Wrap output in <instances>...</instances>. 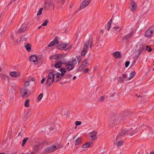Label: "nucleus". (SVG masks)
<instances>
[{
    "instance_id": "obj_55",
    "label": "nucleus",
    "mask_w": 154,
    "mask_h": 154,
    "mask_svg": "<svg viewBox=\"0 0 154 154\" xmlns=\"http://www.w3.org/2000/svg\"><path fill=\"white\" fill-rule=\"evenodd\" d=\"M45 78H43L42 80H41V82L42 84H43L44 81L45 80Z\"/></svg>"
},
{
    "instance_id": "obj_51",
    "label": "nucleus",
    "mask_w": 154,
    "mask_h": 154,
    "mask_svg": "<svg viewBox=\"0 0 154 154\" xmlns=\"http://www.w3.org/2000/svg\"><path fill=\"white\" fill-rule=\"evenodd\" d=\"M105 99V97L104 96L101 97L99 98V100L103 102Z\"/></svg>"
},
{
    "instance_id": "obj_31",
    "label": "nucleus",
    "mask_w": 154,
    "mask_h": 154,
    "mask_svg": "<svg viewBox=\"0 0 154 154\" xmlns=\"http://www.w3.org/2000/svg\"><path fill=\"white\" fill-rule=\"evenodd\" d=\"M38 150V145H35L34 146L32 152H37Z\"/></svg>"
},
{
    "instance_id": "obj_26",
    "label": "nucleus",
    "mask_w": 154,
    "mask_h": 154,
    "mask_svg": "<svg viewBox=\"0 0 154 154\" xmlns=\"http://www.w3.org/2000/svg\"><path fill=\"white\" fill-rule=\"evenodd\" d=\"M62 63L61 61H58L54 65V67L57 68H60L62 66Z\"/></svg>"
},
{
    "instance_id": "obj_14",
    "label": "nucleus",
    "mask_w": 154,
    "mask_h": 154,
    "mask_svg": "<svg viewBox=\"0 0 154 154\" xmlns=\"http://www.w3.org/2000/svg\"><path fill=\"white\" fill-rule=\"evenodd\" d=\"M54 82H55L59 81L62 77V76L61 75V73L59 72L54 73Z\"/></svg>"
},
{
    "instance_id": "obj_33",
    "label": "nucleus",
    "mask_w": 154,
    "mask_h": 154,
    "mask_svg": "<svg viewBox=\"0 0 154 154\" xmlns=\"http://www.w3.org/2000/svg\"><path fill=\"white\" fill-rule=\"evenodd\" d=\"M88 63V60L87 59L84 60L82 62V65L84 66L85 67Z\"/></svg>"
},
{
    "instance_id": "obj_43",
    "label": "nucleus",
    "mask_w": 154,
    "mask_h": 154,
    "mask_svg": "<svg viewBox=\"0 0 154 154\" xmlns=\"http://www.w3.org/2000/svg\"><path fill=\"white\" fill-rule=\"evenodd\" d=\"M48 20L47 19L45 20L44 22L43 23V24L42 25V26H46L47 25V24L48 23Z\"/></svg>"
},
{
    "instance_id": "obj_58",
    "label": "nucleus",
    "mask_w": 154,
    "mask_h": 154,
    "mask_svg": "<svg viewBox=\"0 0 154 154\" xmlns=\"http://www.w3.org/2000/svg\"><path fill=\"white\" fill-rule=\"evenodd\" d=\"M16 0H11L9 3L8 5H9L10 4H11L13 2L15 1Z\"/></svg>"
},
{
    "instance_id": "obj_41",
    "label": "nucleus",
    "mask_w": 154,
    "mask_h": 154,
    "mask_svg": "<svg viewBox=\"0 0 154 154\" xmlns=\"http://www.w3.org/2000/svg\"><path fill=\"white\" fill-rule=\"evenodd\" d=\"M43 93H41L38 96L37 99L39 100L42 99V98L43 96Z\"/></svg>"
},
{
    "instance_id": "obj_62",
    "label": "nucleus",
    "mask_w": 154,
    "mask_h": 154,
    "mask_svg": "<svg viewBox=\"0 0 154 154\" xmlns=\"http://www.w3.org/2000/svg\"><path fill=\"white\" fill-rule=\"evenodd\" d=\"M80 9L79 8H78L77 10L75 12V13H76L77 12H78L80 10Z\"/></svg>"
},
{
    "instance_id": "obj_2",
    "label": "nucleus",
    "mask_w": 154,
    "mask_h": 154,
    "mask_svg": "<svg viewBox=\"0 0 154 154\" xmlns=\"http://www.w3.org/2000/svg\"><path fill=\"white\" fill-rule=\"evenodd\" d=\"M137 133L136 128L134 126L133 128H132L129 130L125 129L119 133L116 137V139L117 140L120 138L122 136L129 134L131 136L133 135L134 134Z\"/></svg>"
},
{
    "instance_id": "obj_49",
    "label": "nucleus",
    "mask_w": 154,
    "mask_h": 154,
    "mask_svg": "<svg viewBox=\"0 0 154 154\" xmlns=\"http://www.w3.org/2000/svg\"><path fill=\"white\" fill-rule=\"evenodd\" d=\"M55 44H54V42H53V41H52L48 45V46L49 47H51L52 46L54 45Z\"/></svg>"
},
{
    "instance_id": "obj_48",
    "label": "nucleus",
    "mask_w": 154,
    "mask_h": 154,
    "mask_svg": "<svg viewBox=\"0 0 154 154\" xmlns=\"http://www.w3.org/2000/svg\"><path fill=\"white\" fill-rule=\"evenodd\" d=\"M82 122L80 121H76L75 122V124L76 125H79L82 124Z\"/></svg>"
},
{
    "instance_id": "obj_61",
    "label": "nucleus",
    "mask_w": 154,
    "mask_h": 154,
    "mask_svg": "<svg viewBox=\"0 0 154 154\" xmlns=\"http://www.w3.org/2000/svg\"><path fill=\"white\" fill-rule=\"evenodd\" d=\"M31 113H30V112L29 111H28L27 113V116H29L30 115Z\"/></svg>"
},
{
    "instance_id": "obj_18",
    "label": "nucleus",
    "mask_w": 154,
    "mask_h": 154,
    "mask_svg": "<svg viewBox=\"0 0 154 154\" xmlns=\"http://www.w3.org/2000/svg\"><path fill=\"white\" fill-rule=\"evenodd\" d=\"M141 128L143 129L144 128L145 129L149 130V134H152L154 133L153 131L151 128L146 125L144 124L143 125L141 126Z\"/></svg>"
},
{
    "instance_id": "obj_23",
    "label": "nucleus",
    "mask_w": 154,
    "mask_h": 154,
    "mask_svg": "<svg viewBox=\"0 0 154 154\" xmlns=\"http://www.w3.org/2000/svg\"><path fill=\"white\" fill-rule=\"evenodd\" d=\"M9 74L12 76L14 77H19L20 76V74L19 72H17L14 71L10 72Z\"/></svg>"
},
{
    "instance_id": "obj_36",
    "label": "nucleus",
    "mask_w": 154,
    "mask_h": 154,
    "mask_svg": "<svg viewBox=\"0 0 154 154\" xmlns=\"http://www.w3.org/2000/svg\"><path fill=\"white\" fill-rule=\"evenodd\" d=\"M25 35L22 36L20 38V40L19 41L20 42L21 41V40L22 39H23V40H24L25 41H27L28 39L27 37H24Z\"/></svg>"
},
{
    "instance_id": "obj_21",
    "label": "nucleus",
    "mask_w": 154,
    "mask_h": 154,
    "mask_svg": "<svg viewBox=\"0 0 154 154\" xmlns=\"http://www.w3.org/2000/svg\"><path fill=\"white\" fill-rule=\"evenodd\" d=\"M113 56L116 58L118 59L121 58V54L119 52L116 51L113 53Z\"/></svg>"
},
{
    "instance_id": "obj_4",
    "label": "nucleus",
    "mask_w": 154,
    "mask_h": 154,
    "mask_svg": "<svg viewBox=\"0 0 154 154\" xmlns=\"http://www.w3.org/2000/svg\"><path fill=\"white\" fill-rule=\"evenodd\" d=\"M54 73L53 72H50L48 75V78L47 80V84L51 86L53 82H54Z\"/></svg>"
},
{
    "instance_id": "obj_50",
    "label": "nucleus",
    "mask_w": 154,
    "mask_h": 154,
    "mask_svg": "<svg viewBox=\"0 0 154 154\" xmlns=\"http://www.w3.org/2000/svg\"><path fill=\"white\" fill-rule=\"evenodd\" d=\"M124 80L122 77H119V79L118 80L119 82H124Z\"/></svg>"
},
{
    "instance_id": "obj_44",
    "label": "nucleus",
    "mask_w": 154,
    "mask_h": 154,
    "mask_svg": "<svg viewBox=\"0 0 154 154\" xmlns=\"http://www.w3.org/2000/svg\"><path fill=\"white\" fill-rule=\"evenodd\" d=\"M57 39L58 38L57 37H56L55 39L53 41L55 44H58L59 43V42L57 40Z\"/></svg>"
},
{
    "instance_id": "obj_32",
    "label": "nucleus",
    "mask_w": 154,
    "mask_h": 154,
    "mask_svg": "<svg viewBox=\"0 0 154 154\" xmlns=\"http://www.w3.org/2000/svg\"><path fill=\"white\" fill-rule=\"evenodd\" d=\"M123 142L122 140H121L120 141H118L116 143V145L117 146H120L121 145H122Z\"/></svg>"
},
{
    "instance_id": "obj_17",
    "label": "nucleus",
    "mask_w": 154,
    "mask_h": 154,
    "mask_svg": "<svg viewBox=\"0 0 154 154\" xmlns=\"http://www.w3.org/2000/svg\"><path fill=\"white\" fill-rule=\"evenodd\" d=\"M27 28V26L25 25H23L18 30V33H20L25 31Z\"/></svg>"
},
{
    "instance_id": "obj_15",
    "label": "nucleus",
    "mask_w": 154,
    "mask_h": 154,
    "mask_svg": "<svg viewBox=\"0 0 154 154\" xmlns=\"http://www.w3.org/2000/svg\"><path fill=\"white\" fill-rule=\"evenodd\" d=\"M130 9L133 12H135L137 8V5L134 1H132L131 4Z\"/></svg>"
},
{
    "instance_id": "obj_5",
    "label": "nucleus",
    "mask_w": 154,
    "mask_h": 154,
    "mask_svg": "<svg viewBox=\"0 0 154 154\" xmlns=\"http://www.w3.org/2000/svg\"><path fill=\"white\" fill-rule=\"evenodd\" d=\"M30 94V91L25 88L22 89L20 92V95L23 98H26L28 97Z\"/></svg>"
},
{
    "instance_id": "obj_39",
    "label": "nucleus",
    "mask_w": 154,
    "mask_h": 154,
    "mask_svg": "<svg viewBox=\"0 0 154 154\" xmlns=\"http://www.w3.org/2000/svg\"><path fill=\"white\" fill-rule=\"evenodd\" d=\"M2 79H4V80H9L8 77L5 75L2 74Z\"/></svg>"
},
{
    "instance_id": "obj_45",
    "label": "nucleus",
    "mask_w": 154,
    "mask_h": 154,
    "mask_svg": "<svg viewBox=\"0 0 154 154\" xmlns=\"http://www.w3.org/2000/svg\"><path fill=\"white\" fill-rule=\"evenodd\" d=\"M29 82L28 81H26L24 83V87H27L29 86Z\"/></svg>"
},
{
    "instance_id": "obj_12",
    "label": "nucleus",
    "mask_w": 154,
    "mask_h": 154,
    "mask_svg": "<svg viewBox=\"0 0 154 154\" xmlns=\"http://www.w3.org/2000/svg\"><path fill=\"white\" fill-rule=\"evenodd\" d=\"M64 56L62 54H56L51 56L50 57V59H51L57 60L61 59L64 58Z\"/></svg>"
},
{
    "instance_id": "obj_19",
    "label": "nucleus",
    "mask_w": 154,
    "mask_h": 154,
    "mask_svg": "<svg viewBox=\"0 0 154 154\" xmlns=\"http://www.w3.org/2000/svg\"><path fill=\"white\" fill-rule=\"evenodd\" d=\"M113 29V31L116 33H119L122 29L121 27L118 26H115Z\"/></svg>"
},
{
    "instance_id": "obj_35",
    "label": "nucleus",
    "mask_w": 154,
    "mask_h": 154,
    "mask_svg": "<svg viewBox=\"0 0 154 154\" xmlns=\"http://www.w3.org/2000/svg\"><path fill=\"white\" fill-rule=\"evenodd\" d=\"M29 139V138L28 137L25 138L23 140V142L22 143V146H24L25 145L26 142L27 141V140Z\"/></svg>"
},
{
    "instance_id": "obj_38",
    "label": "nucleus",
    "mask_w": 154,
    "mask_h": 154,
    "mask_svg": "<svg viewBox=\"0 0 154 154\" xmlns=\"http://www.w3.org/2000/svg\"><path fill=\"white\" fill-rule=\"evenodd\" d=\"M29 100L27 99L25 102L24 103V106L26 107H28L29 106Z\"/></svg>"
},
{
    "instance_id": "obj_54",
    "label": "nucleus",
    "mask_w": 154,
    "mask_h": 154,
    "mask_svg": "<svg viewBox=\"0 0 154 154\" xmlns=\"http://www.w3.org/2000/svg\"><path fill=\"white\" fill-rule=\"evenodd\" d=\"M89 69L87 68H86L83 71V73L84 74H85L88 71Z\"/></svg>"
},
{
    "instance_id": "obj_40",
    "label": "nucleus",
    "mask_w": 154,
    "mask_h": 154,
    "mask_svg": "<svg viewBox=\"0 0 154 154\" xmlns=\"http://www.w3.org/2000/svg\"><path fill=\"white\" fill-rule=\"evenodd\" d=\"M145 50H147L149 52H150L152 51V48L149 45H147L146 46Z\"/></svg>"
},
{
    "instance_id": "obj_47",
    "label": "nucleus",
    "mask_w": 154,
    "mask_h": 154,
    "mask_svg": "<svg viewBox=\"0 0 154 154\" xmlns=\"http://www.w3.org/2000/svg\"><path fill=\"white\" fill-rule=\"evenodd\" d=\"M145 48V46L143 45H141L140 46V48L139 49L142 51L144 50Z\"/></svg>"
},
{
    "instance_id": "obj_52",
    "label": "nucleus",
    "mask_w": 154,
    "mask_h": 154,
    "mask_svg": "<svg viewBox=\"0 0 154 154\" xmlns=\"http://www.w3.org/2000/svg\"><path fill=\"white\" fill-rule=\"evenodd\" d=\"M130 64V62L129 61H127L125 63V66L126 67H127Z\"/></svg>"
},
{
    "instance_id": "obj_27",
    "label": "nucleus",
    "mask_w": 154,
    "mask_h": 154,
    "mask_svg": "<svg viewBox=\"0 0 154 154\" xmlns=\"http://www.w3.org/2000/svg\"><path fill=\"white\" fill-rule=\"evenodd\" d=\"M81 143V138H77L75 140L74 144L75 145H78Z\"/></svg>"
},
{
    "instance_id": "obj_6",
    "label": "nucleus",
    "mask_w": 154,
    "mask_h": 154,
    "mask_svg": "<svg viewBox=\"0 0 154 154\" xmlns=\"http://www.w3.org/2000/svg\"><path fill=\"white\" fill-rule=\"evenodd\" d=\"M154 32V27H149L145 32L144 35L145 37L150 38L152 36Z\"/></svg>"
},
{
    "instance_id": "obj_11",
    "label": "nucleus",
    "mask_w": 154,
    "mask_h": 154,
    "mask_svg": "<svg viewBox=\"0 0 154 154\" xmlns=\"http://www.w3.org/2000/svg\"><path fill=\"white\" fill-rule=\"evenodd\" d=\"M68 45L67 44L64 43H60L57 46V48L58 49L61 50H66L69 48Z\"/></svg>"
},
{
    "instance_id": "obj_28",
    "label": "nucleus",
    "mask_w": 154,
    "mask_h": 154,
    "mask_svg": "<svg viewBox=\"0 0 154 154\" xmlns=\"http://www.w3.org/2000/svg\"><path fill=\"white\" fill-rule=\"evenodd\" d=\"M60 71L61 72V75L63 76L66 72V69L64 68H61L60 69Z\"/></svg>"
},
{
    "instance_id": "obj_16",
    "label": "nucleus",
    "mask_w": 154,
    "mask_h": 154,
    "mask_svg": "<svg viewBox=\"0 0 154 154\" xmlns=\"http://www.w3.org/2000/svg\"><path fill=\"white\" fill-rule=\"evenodd\" d=\"M65 65L68 71H70L72 70L75 67V66H73V64L71 63H69V61L66 63Z\"/></svg>"
},
{
    "instance_id": "obj_60",
    "label": "nucleus",
    "mask_w": 154,
    "mask_h": 154,
    "mask_svg": "<svg viewBox=\"0 0 154 154\" xmlns=\"http://www.w3.org/2000/svg\"><path fill=\"white\" fill-rule=\"evenodd\" d=\"M22 134H21V132H19L18 134V136H22Z\"/></svg>"
},
{
    "instance_id": "obj_10",
    "label": "nucleus",
    "mask_w": 154,
    "mask_h": 154,
    "mask_svg": "<svg viewBox=\"0 0 154 154\" xmlns=\"http://www.w3.org/2000/svg\"><path fill=\"white\" fill-rule=\"evenodd\" d=\"M91 0H85L82 2L81 4L80 8L82 9L87 6L90 3Z\"/></svg>"
},
{
    "instance_id": "obj_42",
    "label": "nucleus",
    "mask_w": 154,
    "mask_h": 154,
    "mask_svg": "<svg viewBox=\"0 0 154 154\" xmlns=\"http://www.w3.org/2000/svg\"><path fill=\"white\" fill-rule=\"evenodd\" d=\"M43 9V8H40L39 10L38 11L37 14V15L38 16L41 15L42 13V10Z\"/></svg>"
},
{
    "instance_id": "obj_30",
    "label": "nucleus",
    "mask_w": 154,
    "mask_h": 154,
    "mask_svg": "<svg viewBox=\"0 0 154 154\" xmlns=\"http://www.w3.org/2000/svg\"><path fill=\"white\" fill-rule=\"evenodd\" d=\"M136 72L135 71H133L131 72L130 75V77L128 78V80H130L133 78L135 75Z\"/></svg>"
},
{
    "instance_id": "obj_22",
    "label": "nucleus",
    "mask_w": 154,
    "mask_h": 154,
    "mask_svg": "<svg viewBox=\"0 0 154 154\" xmlns=\"http://www.w3.org/2000/svg\"><path fill=\"white\" fill-rule=\"evenodd\" d=\"M93 145V143L92 142L87 143L82 146V147L84 148H90Z\"/></svg>"
},
{
    "instance_id": "obj_57",
    "label": "nucleus",
    "mask_w": 154,
    "mask_h": 154,
    "mask_svg": "<svg viewBox=\"0 0 154 154\" xmlns=\"http://www.w3.org/2000/svg\"><path fill=\"white\" fill-rule=\"evenodd\" d=\"M112 20L111 19L107 23V25H111V23H112Z\"/></svg>"
},
{
    "instance_id": "obj_1",
    "label": "nucleus",
    "mask_w": 154,
    "mask_h": 154,
    "mask_svg": "<svg viewBox=\"0 0 154 154\" xmlns=\"http://www.w3.org/2000/svg\"><path fill=\"white\" fill-rule=\"evenodd\" d=\"M126 119V116L125 115L123 114H114L112 117V119L110 122L109 127V128H112L116 126L117 124L118 121L120 122H123Z\"/></svg>"
},
{
    "instance_id": "obj_37",
    "label": "nucleus",
    "mask_w": 154,
    "mask_h": 154,
    "mask_svg": "<svg viewBox=\"0 0 154 154\" xmlns=\"http://www.w3.org/2000/svg\"><path fill=\"white\" fill-rule=\"evenodd\" d=\"M76 58L78 61V63H79L81 61L82 59V57L80 56H77L76 57Z\"/></svg>"
},
{
    "instance_id": "obj_8",
    "label": "nucleus",
    "mask_w": 154,
    "mask_h": 154,
    "mask_svg": "<svg viewBox=\"0 0 154 154\" xmlns=\"http://www.w3.org/2000/svg\"><path fill=\"white\" fill-rule=\"evenodd\" d=\"M45 8L54 9V7L53 3L50 0H47L45 3Z\"/></svg>"
},
{
    "instance_id": "obj_29",
    "label": "nucleus",
    "mask_w": 154,
    "mask_h": 154,
    "mask_svg": "<svg viewBox=\"0 0 154 154\" xmlns=\"http://www.w3.org/2000/svg\"><path fill=\"white\" fill-rule=\"evenodd\" d=\"M25 48L27 51H30L31 49V45L30 44H28L25 46Z\"/></svg>"
},
{
    "instance_id": "obj_13",
    "label": "nucleus",
    "mask_w": 154,
    "mask_h": 154,
    "mask_svg": "<svg viewBox=\"0 0 154 154\" xmlns=\"http://www.w3.org/2000/svg\"><path fill=\"white\" fill-rule=\"evenodd\" d=\"M88 45V43H85L84 45L83 48L81 53L82 56H84L86 54L87 51V49Z\"/></svg>"
},
{
    "instance_id": "obj_64",
    "label": "nucleus",
    "mask_w": 154,
    "mask_h": 154,
    "mask_svg": "<svg viewBox=\"0 0 154 154\" xmlns=\"http://www.w3.org/2000/svg\"><path fill=\"white\" fill-rule=\"evenodd\" d=\"M76 77L75 76H73V80H75L76 79Z\"/></svg>"
},
{
    "instance_id": "obj_7",
    "label": "nucleus",
    "mask_w": 154,
    "mask_h": 154,
    "mask_svg": "<svg viewBox=\"0 0 154 154\" xmlns=\"http://www.w3.org/2000/svg\"><path fill=\"white\" fill-rule=\"evenodd\" d=\"M135 33V31L133 30L131 32L125 35L122 38V40H125L127 41H129L131 39Z\"/></svg>"
},
{
    "instance_id": "obj_20",
    "label": "nucleus",
    "mask_w": 154,
    "mask_h": 154,
    "mask_svg": "<svg viewBox=\"0 0 154 154\" xmlns=\"http://www.w3.org/2000/svg\"><path fill=\"white\" fill-rule=\"evenodd\" d=\"M30 60L31 61L35 63V62L37 61V59L36 56L35 55H31L29 57ZM37 63V62L36 63Z\"/></svg>"
},
{
    "instance_id": "obj_24",
    "label": "nucleus",
    "mask_w": 154,
    "mask_h": 154,
    "mask_svg": "<svg viewBox=\"0 0 154 154\" xmlns=\"http://www.w3.org/2000/svg\"><path fill=\"white\" fill-rule=\"evenodd\" d=\"M69 63H71L73 64V66L77 63V61L75 58L72 57L71 59H70L69 61Z\"/></svg>"
},
{
    "instance_id": "obj_3",
    "label": "nucleus",
    "mask_w": 154,
    "mask_h": 154,
    "mask_svg": "<svg viewBox=\"0 0 154 154\" xmlns=\"http://www.w3.org/2000/svg\"><path fill=\"white\" fill-rule=\"evenodd\" d=\"M62 147V146L61 145H60L58 143L55 145H53L52 146H48L47 147L44 149V151L45 152L51 153L61 148Z\"/></svg>"
},
{
    "instance_id": "obj_56",
    "label": "nucleus",
    "mask_w": 154,
    "mask_h": 154,
    "mask_svg": "<svg viewBox=\"0 0 154 154\" xmlns=\"http://www.w3.org/2000/svg\"><path fill=\"white\" fill-rule=\"evenodd\" d=\"M142 52V51L141 50H140V49H139L138 50V55L137 56V57H138L140 55L141 53Z\"/></svg>"
},
{
    "instance_id": "obj_63",
    "label": "nucleus",
    "mask_w": 154,
    "mask_h": 154,
    "mask_svg": "<svg viewBox=\"0 0 154 154\" xmlns=\"http://www.w3.org/2000/svg\"><path fill=\"white\" fill-rule=\"evenodd\" d=\"M150 154H154V151H152L150 152Z\"/></svg>"
},
{
    "instance_id": "obj_34",
    "label": "nucleus",
    "mask_w": 154,
    "mask_h": 154,
    "mask_svg": "<svg viewBox=\"0 0 154 154\" xmlns=\"http://www.w3.org/2000/svg\"><path fill=\"white\" fill-rule=\"evenodd\" d=\"M85 66H82V64L80 66L79 69H78V71L79 72H81L84 69Z\"/></svg>"
},
{
    "instance_id": "obj_9",
    "label": "nucleus",
    "mask_w": 154,
    "mask_h": 154,
    "mask_svg": "<svg viewBox=\"0 0 154 154\" xmlns=\"http://www.w3.org/2000/svg\"><path fill=\"white\" fill-rule=\"evenodd\" d=\"M97 134V132L96 131H93L90 133V137L89 138V140L91 141L95 140L97 139V137L96 136Z\"/></svg>"
},
{
    "instance_id": "obj_53",
    "label": "nucleus",
    "mask_w": 154,
    "mask_h": 154,
    "mask_svg": "<svg viewBox=\"0 0 154 154\" xmlns=\"http://www.w3.org/2000/svg\"><path fill=\"white\" fill-rule=\"evenodd\" d=\"M110 28V25H107L106 26V29L108 31H109V29Z\"/></svg>"
},
{
    "instance_id": "obj_25",
    "label": "nucleus",
    "mask_w": 154,
    "mask_h": 154,
    "mask_svg": "<svg viewBox=\"0 0 154 154\" xmlns=\"http://www.w3.org/2000/svg\"><path fill=\"white\" fill-rule=\"evenodd\" d=\"M86 43H88V45H90V48H92L93 46V40L92 38L89 39L87 42Z\"/></svg>"
},
{
    "instance_id": "obj_59",
    "label": "nucleus",
    "mask_w": 154,
    "mask_h": 154,
    "mask_svg": "<svg viewBox=\"0 0 154 154\" xmlns=\"http://www.w3.org/2000/svg\"><path fill=\"white\" fill-rule=\"evenodd\" d=\"M122 76L123 78H125L126 77L127 75H126L125 74H124L122 75Z\"/></svg>"
},
{
    "instance_id": "obj_46",
    "label": "nucleus",
    "mask_w": 154,
    "mask_h": 154,
    "mask_svg": "<svg viewBox=\"0 0 154 154\" xmlns=\"http://www.w3.org/2000/svg\"><path fill=\"white\" fill-rule=\"evenodd\" d=\"M65 76L66 78L69 79L72 77V75L70 74H66Z\"/></svg>"
}]
</instances>
